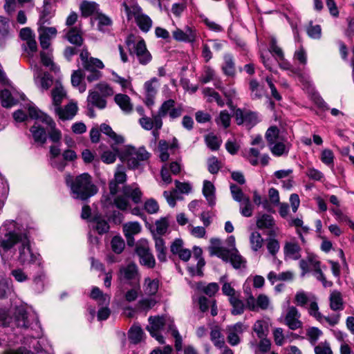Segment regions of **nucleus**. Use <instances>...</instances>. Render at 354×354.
<instances>
[{
	"label": "nucleus",
	"instance_id": "obj_62",
	"mask_svg": "<svg viewBox=\"0 0 354 354\" xmlns=\"http://www.w3.org/2000/svg\"><path fill=\"white\" fill-rule=\"evenodd\" d=\"M112 250L116 254H120L125 247L124 241L120 236H114L111 242Z\"/></svg>",
	"mask_w": 354,
	"mask_h": 354
},
{
	"label": "nucleus",
	"instance_id": "obj_42",
	"mask_svg": "<svg viewBox=\"0 0 354 354\" xmlns=\"http://www.w3.org/2000/svg\"><path fill=\"white\" fill-rule=\"evenodd\" d=\"M83 78L84 74L81 70L75 71L71 75L72 85L75 87H78L80 93H83L86 91V85L82 84Z\"/></svg>",
	"mask_w": 354,
	"mask_h": 354
},
{
	"label": "nucleus",
	"instance_id": "obj_60",
	"mask_svg": "<svg viewBox=\"0 0 354 354\" xmlns=\"http://www.w3.org/2000/svg\"><path fill=\"white\" fill-rule=\"evenodd\" d=\"M155 119H156V114L152 115L151 118L144 115L139 119L138 122L142 128L149 131L155 127Z\"/></svg>",
	"mask_w": 354,
	"mask_h": 354
},
{
	"label": "nucleus",
	"instance_id": "obj_38",
	"mask_svg": "<svg viewBox=\"0 0 354 354\" xmlns=\"http://www.w3.org/2000/svg\"><path fill=\"white\" fill-rule=\"evenodd\" d=\"M96 20H97V29L103 32L109 31L110 27L112 26V20L108 16L99 13L96 16Z\"/></svg>",
	"mask_w": 354,
	"mask_h": 354
},
{
	"label": "nucleus",
	"instance_id": "obj_43",
	"mask_svg": "<svg viewBox=\"0 0 354 354\" xmlns=\"http://www.w3.org/2000/svg\"><path fill=\"white\" fill-rule=\"evenodd\" d=\"M118 145H111L113 151L107 150L103 152L101 156L102 160L106 164H111L116 160L117 155L118 154L119 149Z\"/></svg>",
	"mask_w": 354,
	"mask_h": 354
},
{
	"label": "nucleus",
	"instance_id": "obj_17",
	"mask_svg": "<svg viewBox=\"0 0 354 354\" xmlns=\"http://www.w3.org/2000/svg\"><path fill=\"white\" fill-rule=\"evenodd\" d=\"M257 227L259 230H269L268 235L275 236L276 230L275 222L273 217L271 215L264 214L259 216L257 219Z\"/></svg>",
	"mask_w": 354,
	"mask_h": 354
},
{
	"label": "nucleus",
	"instance_id": "obj_14",
	"mask_svg": "<svg viewBox=\"0 0 354 354\" xmlns=\"http://www.w3.org/2000/svg\"><path fill=\"white\" fill-rule=\"evenodd\" d=\"M140 277L138 268L134 263H129L120 269V278L121 280L133 283L138 282Z\"/></svg>",
	"mask_w": 354,
	"mask_h": 354
},
{
	"label": "nucleus",
	"instance_id": "obj_15",
	"mask_svg": "<svg viewBox=\"0 0 354 354\" xmlns=\"http://www.w3.org/2000/svg\"><path fill=\"white\" fill-rule=\"evenodd\" d=\"M131 54H135L140 64L146 65L149 63L152 59L151 53L147 49L145 42L143 39L138 41L133 45V50Z\"/></svg>",
	"mask_w": 354,
	"mask_h": 354
},
{
	"label": "nucleus",
	"instance_id": "obj_46",
	"mask_svg": "<svg viewBox=\"0 0 354 354\" xmlns=\"http://www.w3.org/2000/svg\"><path fill=\"white\" fill-rule=\"evenodd\" d=\"M308 313L310 316L315 318L319 322H323L324 315L319 311V306L315 297L312 298V300L310 302Z\"/></svg>",
	"mask_w": 354,
	"mask_h": 354
},
{
	"label": "nucleus",
	"instance_id": "obj_21",
	"mask_svg": "<svg viewBox=\"0 0 354 354\" xmlns=\"http://www.w3.org/2000/svg\"><path fill=\"white\" fill-rule=\"evenodd\" d=\"M50 153V165L57 169L59 171H63L66 165L64 160L58 158L61 153V148L59 145H51L49 150Z\"/></svg>",
	"mask_w": 354,
	"mask_h": 354
},
{
	"label": "nucleus",
	"instance_id": "obj_20",
	"mask_svg": "<svg viewBox=\"0 0 354 354\" xmlns=\"http://www.w3.org/2000/svg\"><path fill=\"white\" fill-rule=\"evenodd\" d=\"M301 248L295 241L286 242L283 247L285 259L298 260L301 257Z\"/></svg>",
	"mask_w": 354,
	"mask_h": 354
},
{
	"label": "nucleus",
	"instance_id": "obj_11",
	"mask_svg": "<svg viewBox=\"0 0 354 354\" xmlns=\"http://www.w3.org/2000/svg\"><path fill=\"white\" fill-rule=\"evenodd\" d=\"M160 86L159 80L156 77H153L147 81L144 84L145 100V104L149 108H151L155 103V98Z\"/></svg>",
	"mask_w": 354,
	"mask_h": 354
},
{
	"label": "nucleus",
	"instance_id": "obj_16",
	"mask_svg": "<svg viewBox=\"0 0 354 354\" xmlns=\"http://www.w3.org/2000/svg\"><path fill=\"white\" fill-rule=\"evenodd\" d=\"M300 313L295 306H290L288 308L286 315L285 317V324L292 330L301 328L303 326L299 318Z\"/></svg>",
	"mask_w": 354,
	"mask_h": 354
},
{
	"label": "nucleus",
	"instance_id": "obj_12",
	"mask_svg": "<svg viewBox=\"0 0 354 354\" xmlns=\"http://www.w3.org/2000/svg\"><path fill=\"white\" fill-rule=\"evenodd\" d=\"M248 326L242 322H237L227 327V339L232 346L238 345L240 342V335L248 329Z\"/></svg>",
	"mask_w": 354,
	"mask_h": 354
},
{
	"label": "nucleus",
	"instance_id": "obj_31",
	"mask_svg": "<svg viewBox=\"0 0 354 354\" xmlns=\"http://www.w3.org/2000/svg\"><path fill=\"white\" fill-rule=\"evenodd\" d=\"M122 228L124 234L128 240L139 234L142 230L140 224L136 221L127 222L123 225Z\"/></svg>",
	"mask_w": 354,
	"mask_h": 354
},
{
	"label": "nucleus",
	"instance_id": "obj_4",
	"mask_svg": "<svg viewBox=\"0 0 354 354\" xmlns=\"http://www.w3.org/2000/svg\"><path fill=\"white\" fill-rule=\"evenodd\" d=\"M28 112L31 118L40 120L47 125L49 128L48 136L50 140L54 143L53 145H59L60 147L62 132L59 129L56 128V124L54 120L49 115L43 113L34 106H30Z\"/></svg>",
	"mask_w": 354,
	"mask_h": 354
},
{
	"label": "nucleus",
	"instance_id": "obj_47",
	"mask_svg": "<svg viewBox=\"0 0 354 354\" xmlns=\"http://www.w3.org/2000/svg\"><path fill=\"white\" fill-rule=\"evenodd\" d=\"M145 292L147 295H154L158 292L159 281L157 279L146 278L145 279Z\"/></svg>",
	"mask_w": 354,
	"mask_h": 354
},
{
	"label": "nucleus",
	"instance_id": "obj_63",
	"mask_svg": "<svg viewBox=\"0 0 354 354\" xmlns=\"http://www.w3.org/2000/svg\"><path fill=\"white\" fill-rule=\"evenodd\" d=\"M41 61L44 66L50 67L52 71L56 70V66L52 59V54L50 51H41L40 53Z\"/></svg>",
	"mask_w": 354,
	"mask_h": 354
},
{
	"label": "nucleus",
	"instance_id": "obj_26",
	"mask_svg": "<svg viewBox=\"0 0 354 354\" xmlns=\"http://www.w3.org/2000/svg\"><path fill=\"white\" fill-rule=\"evenodd\" d=\"M100 131L102 133L109 136L111 145H120L124 141V138L121 135L117 134L113 131L112 128L106 124L104 123L100 125Z\"/></svg>",
	"mask_w": 354,
	"mask_h": 354
},
{
	"label": "nucleus",
	"instance_id": "obj_61",
	"mask_svg": "<svg viewBox=\"0 0 354 354\" xmlns=\"http://www.w3.org/2000/svg\"><path fill=\"white\" fill-rule=\"evenodd\" d=\"M270 52L280 61H283L284 55L282 49L277 45L276 39L272 38L270 44Z\"/></svg>",
	"mask_w": 354,
	"mask_h": 354
},
{
	"label": "nucleus",
	"instance_id": "obj_57",
	"mask_svg": "<svg viewBox=\"0 0 354 354\" xmlns=\"http://www.w3.org/2000/svg\"><path fill=\"white\" fill-rule=\"evenodd\" d=\"M0 98L1 104L4 107H10L17 103L8 89H4L1 92Z\"/></svg>",
	"mask_w": 354,
	"mask_h": 354
},
{
	"label": "nucleus",
	"instance_id": "obj_59",
	"mask_svg": "<svg viewBox=\"0 0 354 354\" xmlns=\"http://www.w3.org/2000/svg\"><path fill=\"white\" fill-rule=\"evenodd\" d=\"M122 6L124 8V10L129 19L133 17L136 20L138 17L140 16L142 14V9L138 5L135 4L129 6L126 3H123Z\"/></svg>",
	"mask_w": 354,
	"mask_h": 354
},
{
	"label": "nucleus",
	"instance_id": "obj_33",
	"mask_svg": "<svg viewBox=\"0 0 354 354\" xmlns=\"http://www.w3.org/2000/svg\"><path fill=\"white\" fill-rule=\"evenodd\" d=\"M66 93L62 86H56L51 92V96L53 99V105L54 107V111L57 107H60L61 104L66 97Z\"/></svg>",
	"mask_w": 354,
	"mask_h": 354
},
{
	"label": "nucleus",
	"instance_id": "obj_50",
	"mask_svg": "<svg viewBox=\"0 0 354 354\" xmlns=\"http://www.w3.org/2000/svg\"><path fill=\"white\" fill-rule=\"evenodd\" d=\"M35 82L42 90H48L53 84V77L50 74L45 73L41 76L38 75L35 78Z\"/></svg>",
	"mask_w": 354,
	"mask_h": 354
},
{
	"label": "nucleus",
	"instance_id": "obj_45",
	"mask_svg": "<svg viewBox=\"0 0 354 354\" xmlns=\"http://www.w3.org/2000/svg\"><path fill=\"white\" fill-rule=\"evenodd\" d=\"M268 147L279 141V130L276 126H272L266 131L265 135Z\"/></svg>",
	"mask_w": 354,
	"mask_h": 354
},
{
	"label": "nucleus",
	"instance_id": "obj_28",
	"mask_svg": "<svg viewBox=\"0 0 354 354\" xmlns=\"http://www.w3.org/2000/svg\"><path fill=\"white\" fill-rule=\"evenodd\" d=\"M153 240L158 260L162 262L165 261L167 260V248L164 239L153 233Z\"/></svg>",
	"mask_w": 354,
	"mask_h": 354
},
{
	"label": "nucleus",
	"instance_id": "obj_19",
	"mask_svg": "<svg viewBox=\"0 0 354 354\" xmlns=\"http://www.w3.org/2000/svg\"><path fill=\"white\" fill-rule=\"evenodd\" d=\"M78 107L75 102H70L64 107H57L54 111L55 113L62 120H72L77 114Z\"/></svg>",
	"mask_w": 354,
	"mask_h": 354
},
{
	"label": "nucleus",
	"instance_id": "obj_40",
	"mask_svg": "<svg viewBox=\"0 0 354 354\" xmlns=\"http://www.w3.org/2000/svg\"><path fill=\"white\" fill-rule=\"evenodd\" d=\"M271 153L275 156L287 155L289 151V146L280 140L269 146Z\"/></svg>",
	"mask_w": 354,
	"mask_h": 354
},
{
	"label": "nucleus",
	"instance_id": "obj_54",
	"mask_svg": "<svg viewBox=\"0 0 354 354\" xmlns=\"http://www.w3.org/2000/svg\"><path fill=\"white\" fill-rule=\"evenodd\" d=\"M169 331L171 332V335L175 338V348L177 351H180L183 348V339L176 328L174 322H171L169 324Z\"/></svg>",
	"mask_w": 354,
	"mask_h": 354
},
{
	"label": "nucleus",
	"instance_id": "obj_27",
	"mask_svg": "<svg viewBox=\"0 0 354 354\" xmlns=\"http://www.w3.org/2000/svg\"><path fill=\"white\" fill-rule=\"evenodd\" d=\"M114 100L124 113H129L132 111L133 104L127 95L122 93L116 94L114 97Z\"/></svg>",
	"mask_w": 354,
	"mask_h": 354
},
{
	"label": "nucleus",
	"instance_id": "obj_39",
	"mask_svg": "<svg viewBox=\"0 0 354 354\" xmlns=\"http://www.w3.org/2000/svg\"><path fill=\"white\" fill-rule=\"evenodd\" d=\"M210 338L215 346L221 348L225 344L223 336L221 335V328L214 326L211 328Z\"/></svg>",
	"mask_w": 354,
	"mask_h": 354
},
{
	"label": "nucleus",
	"instance_id": "obj_49",
	"mask_svg": "<svg viewBox=\"0 0 354 354\" xmlns=\"http://www.w3.org/2000/svg\"><path fill=\"white\" fill-rule=\"evenodd\" d=\"M136 22L140 29L143 32H148L152 26V21L150 17L145 14H142L136 19Z\"/></svg>",
	"mask_w": 354,
	"mask_h": 354
},
{
	"label": "nucleus",
	"instance_id": "obj_29",
	"mask_svg": "<svg viewBox=\"0 0 354 354\" xmlns=\"http://www.w3.org/2000/svg\"><path fill=\"white\" fill-rule=\"evenodd\" d=\"M88 106L90 105L102 109L106 107V101L100 95L97 91H90L87 97Z\"/></svg>",
	"mask_w": 354,
	"mask_h": 354
},
{
	"label": "nucleus",
	"instance_id": "obj_55",
	"mask_svg": "<svg viewBox=\"0 0 354 354\" xmlns=\"http://www.w3.org/2000/svg\"><path fill=\"white\" fill-rule=\"evenodd\" d=\"M143 331L138 326H133L129 331V338L133 344H138L142 338Z\"/></svg>",
	"mask_w": 354,
	"mask_h": 354
},
{
	"label": "nucleus",
	"instance_id": "obj_22",
	"mask_svg": "<svg viewBox=\"0 0 354 354\" xmlns=\"http://www.w3.org/2000/svg\"><path fill=\"white\" fill-rule=\"evenodd\" d=\"M228 262H230L235 269L245 268L247 263L246 259L241 255L235 247L229 250Z\"/></svg>",
	"mask_w": 354,
	"mask_h": 354
},
{
	"label": "nucleus",
	"instance_id": "obj_30",
	"mask_svg": "<svg viewBox=\"0 0 354 354\" xmlns=\"http://www.w3.org/2000/svg\"><path fill=\"white\" fill-rule=\"evenodd\" d=\"M122 193L127 196L129 198H131L133 203L136 204L141 201L142 192L140 188L134 185L124 186L122 189Z\"/></svg>",
	"mask_w": 354,
	"mask_h": 354
},
{
	"label": "nucleus",
	"instance_id": "obj_10",
	"mask_svg": "<svg viewBox=\"0 0 354 354\" xmlns=\"http://www.w3.org/2000/svg\"><path fill=\"white\" fill-rule=\"evenodd\" d=\"M234 117L237 124H245L248 128H251L259 122V118L257 113L249 110H242L237 109L234 111Z\"/></svg>",
	"mask_w": 354,
	"mask_h": 354
},
{
	"label": "nucleus",
	"instance_id": "obj_25",
	"mask_svg": "<svg viewBox=\"0 0 354 354\" xmlns=\"http://www.w3.org/2000/svg\"><path fill=\"white\" fill-rule=\"evenodd\" d=\"M34 125L30 128V132L35 142L44 145L47 140L46 130L38 124L40 120H36Z\"/></svg>",
	"mask_w": 354,
	"mask_h": 354
},
{
	"label": "nucleus",
	"instance_id": "obj_37",
	"mask_svg": "<svg viewBox=\"0 0 354 354\" xmlns=\"http://www.w3.org/2000/svg\"><path fill=\"white\" fill-rule=\"evenodd\" d=\"M204 95L207 98L209 102H216L219 106L225 105L224 100L221 98L219 93L215 91L212 88H205L203 91Z\"/></svg>",
	"mask_w": 354,
	"mask_h": 354
},
{
	"label": "nucleus",
	"instance_id": "obj_23",
	"mask_svg": "<svg viewBox=\"0 0 354 354\" xmlns=\"http://www.w3.org/2000/svg\"><path fill=\"white\" fill-rule=\"evenodd\" d=\"M221 70L226 76L234 77L235 75V62L231 54L226 53L223 55V63L221 65Z\"/></svg>",
	"mask_w": 354,
	"mask_h": 354
},
{
	"label": "nucleus",
	"instance_id": "obj_64",
	"mask_svg": "<svg viewBox=\"0 0 354 354\" xmlns=\"http://www.w3.org/2000/svg\"><path fill=\"white\" fill-rule=\"evenodd\" d=\"M322 335V331L317 327H310L306 330V335L312 344H315Z\"/></svg>",
	"mask_w": 354,
	"mask_h": 354
},
{
	"label": "nucleus",
	"instance_id": "obj_6",
	"mask_svg": "<svg viewBox=\"0 0 354 354\" xmlns=\"http://www.w3.org/2000/svg\"><path fill=\"white\" fill-rule=\"evenodd\" d=\"M47 13L44 10L42 14L38 21V33L40 46L43 49H48L50 45V40L55 38L57 35V31L55 27L45 26V23L47 21L46 19Z\"/></svg>",
	"mask_w": 354,
	"mask_h": 354
},
{
	"label": "nucleus",
	"instance_id": "obj_18",
	"mask_svg": "<svg viewBox=\"0 0 354 354\" xmlns=\"http://www.w3.org/2000/svg\"><path fill=\"white\" fill-rule=\"evenodd\" d=\"M209 251L211 255H216L223 261L228 262L229 250L222 247L220 239L216 238L211 239Z\"/></svg>",
	"mask_w": 354,
	"mask_h": 354
},
{
	"label": "nucleus",
	"instance_id": "obj_24",
	"mask_svg": "<svg viewBox=\"0 0 354 354\" xmlns=\"http://www.w3.org/2000/svg\"><path fill=\"white\" fill-rule=\"evenodd\" d=\"M330 308L333 311H341L344 308L342 293L338 290H333L329 297Z\"/></svg>",
	"mask_w": 354,
	"mask_h": 354
},
{
	"label": "nucleus",
	"instance_id": "obj_36",
	"mask_svg": "<svg viewBox=\"0 0 354 354\" xmlns=\"http://www.w3.org/2000/svg\"><path fill=\"white\" fill-rule=\"evenodd\" d=\"M214 192L215 188L213 184L208 180H205L203 183V194L211 206L215 204Z\"/></svg>",
	"mask_w": 354,
	"mask_h": 354
},
{
	"label": "nucleus",
	"instance_id": "obj_48",
	"mask_svg": "<svg viewBox=\"0 0 354 354\" xmlns=\"http://www.w3.org/2000/svg\"><path fill=\"white\" fill-rule=\"evenodd\" d=\"M82 66L87 71H98L97 69L104 68V65L100 59L92 57Z\"/></svg>",
	"mask_w": 354,
	"mask_h": 354
},
{
	"label": "nucleus",
	"instance_id": "obj_56",
	"mask_svg": "<svg viewBox=\"0 0 354 354\" xmlns=\"http://www.w3.org/2000/svg\"><path fill=\"white\" fill-rule=\"evenodd\" d=\"M240 203V212L242 216L245 217H250L253 213V205L248 198H245Z\"/></svg>",
	"mask_w": 354,
	"mask_h": 354
},
{
	"label": "nucleus",
	"instance_id": "obj_9",
	"mask_svg": "<svg viewBox=\"0 0 354 354\" xmlns=\"http://www.w3.org/2000/svg\"><path fill=\"white\" fill-rule=\"evenodd\" d=\"M171 322H174L170 318L166 317H150L149 318V325L147 326V330L150 335L154 337L160 344H164V337L159 334L160 330L164 326H167L169 331V324Z\"/></svg>",
	"mask_w": 354,
	"mask_h": 354
},
{
	"label": "nucleus",
	"instance_id": "obj_5",
	"mask_svg": "<svg viewBox=\"0 0 354 354\" xmlns=\"http://www.w3.org/2000/svg\"><path fill=\"white\" fill-rule=\"evenodd\" d=\"M150 153L144 147L136 149L133 147H127L122 153L121 158L127 162L130 168L135 169L138 167L140 161L147 160Z\"/></svg>",
	"mask_w": 354,
	"mask_h": 354
},
{
	"label": "nucleus",
	"instance_id": "obj_34",
	"mask_svg": "<svg viewBox=\"0 0 354 354\" xmlns=\"http://www.w3.org/2000/svg\"><path fill=\"white\" fill-rule=\"evenodd\" d=\"M92 222V227L95 229L99 234H106L109 230V225L106 220L101 216H95Z\"/></svg>",
	"mask_w": 354,
	"mask_h": 354
},
{
	"label": "nucleus",
	"instance_id": "obj_35",
	"mask_svg": "<svg viewBox=\"0 0 354 354\" xmlns=\"http://www.w3.org/2000/svg\"><path fill=\"white\" fill-rule=\"evenodd\" d=\"M91 298L96 300L99 305H109L110 302V296L104 294L98 287H93L90 294Z\"/></svg>",
	"mask_w": 354,
	"mask_h": 354
},
{
	"label": "nucleus",
	"instance_id": "obj_1",
	"mask_svg": "<svg viewBox=\"0 0 354 354\" xmlns=\"http://www.w3.org/2000/svg\"><path fill=\"white\" fill-rule=\"evenodd\" d=\"M14 247L18 252L17 260L21 264L34 265L41 268V257L39 254L32 251L26 234L19 232L15 221H6L0 227V252L3 256Z\"/></svg>",
	"mask_w": 354,
	"mask_h": 354
},
{
	"label": "nucleus",
	"instance_id": "obj_58",
	"mask_svg": "<svg viewBox=\"0 0 354 354\" xmlns=\"http://www.w3.org/2000/svg\"><path fill=\"white\" fill-rule=\"evenodd\" d=\"M114 204L116 207L122 211L127 210L130 207V203L127 196L123 193L114 198Z\"/></svg>",
	"mask_w": 354,
	"mask_h": 354
},
{
	"label": "nucleus",
	"instance_id": "obj_44",
	"mask_svg": "<svg viewBox=\"0 0 354 354\" xmlns=\"http://www.w3.org/2000/svg\"><path fill=\"white\" fill-rule=\"evenodd\" d=\"M263 239L258 232H252L250 236V244L252 250L254 252L258 251L262 248Z\"/></svg>",
	"mask_w": 354,
	"mask_h": 354
},
{
	"label": "nucleus",
	"instance_id": "obj_52",
	"mask_svg": "<svg viewBox=\"0 0 354 354\" xmlns=\"http://www.w3.org/2000/svg\"><path fill=\"white\" fill-rule=\"evenodd\" d=\"M169 225L168 219L166 217L157 220L155 223L156 230L153 232V234L154 233L158 236L165 234L167 232Z\"/></svg>",
	"mask_w": 354,
	"mask_h": 354
},
{
	"label": "nucleus",
	"instance_id": "obj_7",
	"mask_svg": "<svg viewBox=\"0 0 354 354\" xmlns=\"http://www.w3.org/2000/svg\"><path fill=\"white\" fill-rule=\"evenodd\" d=\"M136 253L139 257L140 263L148 268L156 265L155 258L151 251L149 243L146 239L140 240L136 245Z\"/></svg>",
	"mask_w": 354,
	"mask_h": 354
},
{
	"label": "nucleus",
	"instance_id": "obj_3",
	"mask_svg": "<svg viewBox=\"0 0 354 354\" xmlns=\"http://www.w3.org/2000/svg\"><path fill=\"white\" fill-rule=\"evenodd\" d=\"M37 326L38 320L33 314L28 313L24 306L15 308L14 317H10L4 309H0V326L28 328L32 324Z\"/></svg>",
	"mask_w": 354,
	"mask_h": 354
},
{
	"label": "nucleus",
	"instance_id": "obj_32",
	"mask_svg": "<svg viewBox=\"0 0 354 354\" xmlns=\"http://www.w3.org/2000/svg\"><path fill=\"white\" fill-rule=\"evenodd\" d=\"M82 15L84 17H89L94 14H99V6L95 2L84 1L80 5Z\"/></svg>",
	"mask_w": 354,
	"mask_h": 354
},
{
	"label": "nucleus",
	"instance_id": "obj_8",
	"mask_svg": "<svg viewBox=\"0 0 354 354\" xmlns=\"http://www.w3.org/2000/svg\"><path fill=\"white\" fill-rule=\"evenodd\" d=\"M182 113V106H176V102L172 99H169L163 102L159 107L156 113V119H158V123L160 124V121H162V118L167 115L171 120H174L180 117Z\"/></svg>",
	"mask_w": 354,
	"mask_h": 354
},
{
	"label": "nucleus",
	"instance_id": "obj_41",
	"mask_svg": "<svg viewBox=\"0 0 354 354\" xmlns=\"http://www.w3.org/2000/svg\"><path fill=\"white\" fill-rule=\"evenodd\" d=\"M249 88L251 91V97L253 100H257L262 97L263 94V88L257 80L252 79L249 82Z\"/></svg>",
	"mask_w": 354,
	"mask_h": 354
},
{
	"label": "nucleus",
	"instance_id": "obj_2",
	"mask_svg": "<svg viewBox=\"0 0 354 354\" xmlns=\"http://www.w3.org/2000/svg\"><path fill=\"white\" fill-rule=\"evenodd\" d=\"M66 183L71 189L73 198L86 201L97 193L98 188L94 184L92 176L88 173H83L73 178L68 175Z\"/></svg>",
	"mask_w": 354,
	"mask_h": 354
},
{
	"label": "nucleus",
	"instance_id": "obj_53",
	"mask_svg": "<svg viewBox=\"0 0 354 354\" xmlns=\"http://www.w3.org/2000/svg\"><path fill=\"white\" fill-rule=\"evenodd\" d=\"M66 37L70 43L76 46H81L83 41L80 31L75 28H72L68 30Z\"/></svg>",
	"mask_w": 354,
	"mask_h": 354
},
{
	"label": "nucleus",
	"instance_id": "obj_51",
	"mask_svg": "<svg viewBox=\"0 0 354 354\" xmlns=\"http://www.w3.org/2000/svg\"><path fill=\"white\" fill-rule=\"evenodd\" d=\"M229 301L232 306L231 310L232 315H241L244 312V304L237 296L229 298Z\"/></svg>",
	"mask_w": 354,
	"mask_h": 354
},
{
	"label": "nucleus",
	"instance_id": "obj_13",
	"mask_svg": "<svg viewBox=\"0 0 354 354\" xmlns=\"http://www.w3.org/2000/svg\"><path fill=\"white\" fill-rule=\"evenodd\" d=\"M245 301L248 308L252 311H255L259 308L267 310L270 304L269 297L264 294H260L255 299L252 293H249V296L245 299Z\"/></svg>",
	"mask_w": 354,
	"mask_h": 354
}]
</instances>
